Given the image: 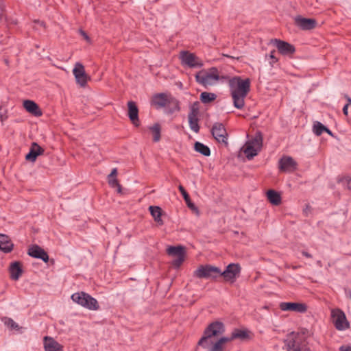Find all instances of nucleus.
I'll use <instances>...</instances> for the list:
<instances>
[{"label": "nucleus", "mask_w": 351, "mask_h": 351, "mask_svg": "<svg viewBox=\"0 0 351 351\" xmlns=\"http://www.w3.org/2000/svg\"><path fill=\"white\" fill-rule=\"evenodd\" d=\"M174 101L176 110H180L178 101L173 98H168L167 95L165 93H158L153 96L152 99V104L156 108H162L165 107L168 104Z\"/></svg>", "instance_id": "ddd939ff"}, {"label": "nucleus", "mask_w": 351, "mask_h": 351, "mask_svg": "<svg viewBox=\"0 0 351 351\" xmlns=\"http://www.w3.org/2000/svg\"><path fill=\"white\" fill-rule=\"evenodd\" d=\"M167 253L169 256L175 257L172 261V265L176 268H179L184 261L186 251L184 247L182 245L169 246Z\"/></svg>", "instance_id": "1a4fd4ad"}, {"label": "nucleus", "mask_w": 351, "mask_h": 351, "mask_svg": "<svg viewBox=\"0 0 351 351\" xmlns=\"http://www.w3.org/2000/svg\"><path fill=\"white\" fill-rule=\"evenodd\" d=\"M275 52H276V51H275V50H273V51H271V53H270V54H269V58H270V59L271 60V61L269 63H270V64H271V66H273V64H274V63H276V62L278 61V58H276V57L275 56V55H274Z\"/></svg>", "instance_id": "ea45409f"}, {"label": "nucleus", "mask_w": 351, "mask_h": 351, "mask_svg": "<svg viewBox=\"0 0 351 351\" xmlns=\"http://www.w3.org/2000/svg\"><path fill=\"white\" fill-rule=\"evenodd\" d=\"M9 270L10 276L14 280L19 279L23 272L21 265L17 261L10 264Z\"/></svg>", "instance_id": "393cba45"}, {"label": "nucleus", "mask_w": 351, "mask_h": 351, "mask_svg": "<svg viewBox=\"0 0 351 351\" xmlns=\"http://www.w3.org/2000/svg\"><path fill=\"white\" fill-rule=\"evenodd\" d=\"M180 59L183 65L189 68H202L204 66L202 60L189 51H182L180 53Z\"/></svg>", "instance_id": "6e6552de"}, {"label": "nucleus", "mask_w": 351, "mask_h": 351, "mask_svg": "<svg viewBox=\"0 0 351 351\" xmlns=\"http://www.w3.org/2000/svg\"><path fill=\"white\" fill-rule=\"evenodd\" d=\"M228 85L234 106L242 109L245 106V98L250 90V80L233 77L229 79Z\"/></svg>", "instance_id": "f257e3e1"}, {"label": "nucleus", "mask_w": 351, "mask_h": 351, "mask_svg": "<svg viewBox=\"0 0 351 351\" xmlns=\"http://www.w3.org/2000/svg\"><path fill=\"white\" fill-rule=\"evenodd\" d=\"M45 150L38 143L34 142L32 143L29 153L25 156V159L28 161L34 162L37 157L42 155Z\"/></svg>", "instance_id": "412c9836"}, {"label": "nucleus", "mask_w": 351, "mask_h": 351, "mask_svg": "<svg viewBox=\"0 0 351 351\" xmlns=\"http://www.w3.org/2000/svg\"><path fill=\"white\" fill-rule=\"evenodd\" d=\"M198 102H195L191 106L190 112L189 113L188 117H198L199 114V108H198Z\"/></svg>", "instance_id": "c9c22d12"}, {"label": "nucleus", "mask_w": 351, "mask_h": 351, "mask_svg": "<svg viewBox=\"0 0 351 351\" xmlns=\"http://www.w3.org/2000/svg\"><path fill=\"white\" fill-rule=\"evenodd\" d=\"M23 107L28 112L34 114V116H40L42 114V112L40 110L39 106L34 101L25 100L23 101Z\"/></svg>", "instance_id": "b1692460"}, {"label": "nucleus", "mask_w": 351, "mask_h": 351, "mask_svg": "<svg viewBox=\"0 0 351 351\" xmlns=\"http://www.w3.org/2000/svg\"><path fill=\"white\" fill-rule=\"evenodd\" d=\"M217 95L215 93L202 92L200 94V100L204 104H208L215 100Z\"/></svg>", "instance_id": "7c9ffc66"}, {"label": "nucleus", "mask_w": 351, "mask_h": 351, "mask_svg": "<svg viewBox=\"0 0 351 351\" xmlns=\"http://www.w3.org/2000/svg\"><path fill=\"white\" fill-rule=\"evenodd\" d=\"M128 117L132 121V123L135 126L139 125V119H138V109L136 104V103L133 101H130L128 103Z\"/></svg>", "instance_id": "4be33fe9"}, {"label": "nucleus", "mask_w": 351, "mask_h": 351, "mask_svg": "<svg viewBox=\"0 0 351 351\" xmlns=\"http://www.w3.org/2000/svg\"><path fill=\"white\" fill-rule=\"evenodd\" d=\"M178 189L181 194L182 195L183 198L186 202L187 206L191 209L195 208L194 204L191 202L190 196L186 192V191L184 189V188L182 185H179Z\"/></svg>", "instance_id": "2f4dec72"}, {"label": "nucleus", "mask_w": 351, "mask_h": 351, "mask_svg": "<svg viewBox=\"0 0 351 351\" xmlns=\"http://www.w3.org/2000/svg\"><path fill=\"white\" fill-rule=\"evenodd\" d=\"M117 176V168H114L112 169L111 173L108 175V178H116Z\"/></svg>", "instance_id": "a19ab883"}, {"label": "nucleus", "mask_w": 351, "mask_h": 351, "mask_svg": "<svg viewBox=\"0 0 351 351\" xmlns=\"http://www.w3.org/2000/svg\"><path fill=\"white\" fill-rule=\"evenodd\" d=\"M27 254L32 257L41 259L45 263H47L49 261L47 253L37 245H33L29 247Z\"/></svg>", "instance_id": "a211bd4d"}, {"label": "nucleus", "mask_w": 351, "mask_h": 351, "mask_svg": "<svg viewBox=\"0 0 351 351\" xmlns=\"http://www.w3.org/2000/svg\"><path fill=\"white\" fill-rule=\"evenodd\" d=\"M344 290L346 297L351 300V289L346 288Z\"/></svg>", "instance_id": "37998d69"}, {"label": "nucleus", "mask_w": 351, "mask_h": 351, "mask_svg": "<svg viewBox=\"0 0 351 351\" xmlns=\"http://www.w3.org/2000/svg\"><path fill=\"white\" fill-rule=\"evenodd\" d=\"M348 186L349 189H351V178L348 182Z\"/></svg>", "instance_id": "de8ad7c7"}, {"label": "nucleus", "mask_w": 351, "mask_h": 351, "mask_svg": "<svg viewBox=\"0 0 351 351\" xmlns=\"http://www.w3.org/2000/svg\"><path fill=\"white\" fill-rule=\"evenodd\" d=\"M1 321L3 322L5 326H7L8 329L10 330H16L19 333H22L23 328L19 326L18 324H16L12 318L3 317L1 318Z\"/></svg>", "instance_id": "a878e982"}, {"label": "nucleus", "mask_w": 351, "mask_h": 351, "mask_svg": "<svg viewBox=\"0 0 351 351\" xmlns=\"http://www.w3.org/2000/svg\"><path fill=\"white\" fill-rule=\"evenodd\" d=\"M263 143V138L261 134L256 136L245 143L242 147V151L245 154L247 159L251 160L256 156L261 150Z\"/></svg>", "instance_id": "423d86ee"}, {"label": "nucleus", "mask_w": 351, "mask_h": 351, "mask_svg": "<svg viewBox=\"0 0 351 351\" xmlns=\"http://www.w3.org/2000/svg\"><path fill=\"white\" fill-rule=\"evenodd\" d=\"M270 43L273 44L282 56L291 57L295 52V47L286 41L275 38L271 39Z\"/></svg>", "instance_id": "f8f14e48"}, {"label": "nucleus", "mask_w": 351, "mask_h": 351, "mask_svg": "<svg viewBox=\"0 0 351 351\" xmlns=\"http://www.w3.org/2000/svg\"><path fill=\"white\" fill-rule=\"evenodd\" d=\"M211 134L214 138L220 143L228 145V133L221 123H215L211 129Z\"/></svg>", "instance_id": "4468645a"}, {"label": "nucleus", "mask_w": 351, "mask_h": 351, "mask_svg": "<svg viewBox=\"0 0 351 351\" xmlns=\"http://www.w3.org/2000/svg\"><path fill=\"white\" fill-rule=\"evenodd\" d=\"M232 332L234 339H239L241 341H245L250 339V331L247 330L234 328Z\"/></svg>", "instance_id": "cd10ccee"}, {"label": "nucleus", "mask_w": 351, "mask_h": 351, "mask_svg": "<svg viewBox=\"0 0 351 351\" xmlns=\"http://www.w3.org/2000/svg\"><path fill=\"white\" fill-rule=\"evenodd\" d=\"M297 163L290 156H284L279 160V168L282 171H292L296 169Z\"/></svg>", "instance_id": "6ab92c4d"}, {"label": "nucleus", "mask_w": 351, "mask_h": 351, "mask_svg": "<svg viewBox=\"0 0 351 351\" xmlns=\"http://www.w3.org/2000/svg\"><path fill=\"white\" fill-rule=\"evenodd\" d=\"M71 299L74 302L88 310L97 311L99 309L97 300L84 291L72 294Z\"/></svg>", "instance_id": "39448f33"}, {"label": "nucleus", "mask_w": 351, "mask_h": 351, "mask_svg": "<svg viewBox=\"0 0 351 351\" xmlns=\"http://www.w3.org/2000/svg\"><path fill=\"white\" fill-rule=\"evenodd\" d=\"M43 343L45 351L63 350V346L56 341L53 337L45 336L43 339Z\"/></svg>", "instance_id": "aec40b11"}, {"label": "nucleus", "mask_w": 351, "mask_h": 351, "mask_svg": "<svg viewBox=\"0 0 351 351\" xmlns=\"http://www.w3.org/2000/svg\"><path fill=\"white\" fill-rule=\"evenodd\" d=\"M14 248V243L10 238L4 234H0V250L4 253H10Z\"/></svg>", "instance_id": "5701e85b"}, {"label": "nucleus", "mask_w": 351, "mask_h": 351, "mask_svg": "<svg viewBox=\"0 0 351 351\" xmlns=\"http://www.w3.org/2000/svg\"><path fill=\"white\" fill-rule=\"evenodd\" d=\"M331 317L333 319V324L338 330H344L350 328V323L342 310L339 308L332 309L331 311Z\"/></svg>", "instance_id": "9b49d317"}, {"label": "nucleus", "mask_w": 351, "mask_h": 351, "mask_svg": "<svg viewBox=\"0 0 351 351\" xmlns=\"http://www.w3.org/2000/svg\"><path fill=\"white\" fill-rule=\"evenodd\" d=\"M295 23L302 30H311L317 26V22L314 19H307L301 16H297L295 18Z\"/></svg>", "instance_id": "dca6fc26"}, {"label": "nucleus", "mask_w": 351, "mask_h": 351, "mask_svg": "<svg viewBox=\"0 0 351 351\" xmlns=\"http://www.w3.org/2000/svg\"><path fill=\"white\" fill-rule=\"evenodd\" d=\"M73 73L77 83L82 87L85 86L87 83L88 76L85 73L84 66L81 63L77 62L73 70Z\"/></svg>", "instance_id": "2eb2a0df"}, {"label": "nucleus", "mask_w": 351, "mask_h": 351, "mask_svg": "<svg viewBox=\"0 0 351 351\" xmlns=\"http://www.w3.org/2000/svg\"><path fill=\"white\" fill-rule=\"evenodd\" d=\"M241 267L238 263H230L226 266V269H221V278L226 282L233 283L240 276Z\"/></svg>", "instance_id": "9d476101"}, {"label": "nucleus", "mask_w": 351, "mask_h": 351, "mask_svg": "<svg viewBox=\"0 0 351 351\" xmlns=\"http://www.w3.org/2000/svg\"><path fill=\"white\" fill-rule=\"evenodd\" d=\"M149 210L150 211V213L154 220L160 223V224H162V220L161 219V215H162V210L159 206H150L149 208Z\"/></svg>", "instance_id": "c85d7f7f"}, {"label": "nucleus", "mask_w": 351, "mask_h": 351, "mask_svg": "<svg viewBox=\"0 0 351 351\" xmlns=\"http://www.w3.org/2000/svg\"><path fill=\"white\" fill-rule=\"evenodd\" d=\"M108 184L110 186H111L112 187H115V186L118 187V192L119 193L121 192V186L120 184L119 183L117 178H108Z\"/></svg>", "instance_id": "4c0bfd02"}, {"label": "nucleus", "mask_w": 351, "mask_h": 351, "mask_svg": "<svg viewBox=\"0 0 351 351\" xmlns=\"http://www.w3.org/2000/svg\"><path fill=\"white\" fill-rule=\"evenodd\" d=\"M80 34L84 38V39H86V40H90L89 36H88V34L85 32H84L83 30L80 29Z\"/></svg>", "instance_id": "79ce46f5"}, {"label": "nucleus", "mask_w": 351, "mask_h": 351, "mask_svg": "<svg viewBox=\"0 0 351 351\" xmlns=\"http://www.w3.org/2000/svg\"><path fill=\"white\" fill-rule=\"evenodd\" d=\"M302 254H303V256H304L306 258H311L312 257L311 254H310L308 252H307L306 251H303L302 252Z\"/></svg>", "instance_id": "a18cd8bd"}, {"label": "nucleus", "mask_w": 351, "mask_h": 351, "mask_svg": "<svg viewBox=\"0 0 351 351\" xmlns=\"http://www.w3.org/2000/svg\"><path fill=\"white\" fill-rule=\"evenodd\" d=\"M267 197L269 202L273 205L278 206L281 203L280 194L274 190H269L267 192Z\"/></svg>", "instance_id": "bb28decb"}, {"label": "nucleus", "mask_w": 351, "mask_h": 351, "mask_svg": "<svg viewBox=\"0 0 351 351\" xmlns=\"http://www.w3.org/2000/svg\"><path fill=\"white\" fill-rule=\"evenodd\" d=\"M324 132H327L330 135H332L331 131L328 128H326V130H325Z\"/></svg>", "instance_id": "49530a36"}, {"label": "nucleus", "mask_w": 351, "mask_h": 351, "mask_svg": "<svg viewBox=\"0 0 351 351\" xmlns=\"http://www.w3.org/2000/svg\"><path fill=\"white\" fill-rule=\"evenodd\" d=\"M225 332L224 324L219 321L210 323L204 331V335L197 343L198 346L204 349L208 348L209 351H223V346H220L213 341V338L222 335Z\"/></svg>", "instance_id": "f03ea898"}, {"label": "nucleus", "mask_w": 351, "mask_h": 351, "mask_svg": "<svg viewBox=\"0 0 351 351\" xmlns=\"http://www.w3.org/2000/svg\"><path fill=\"white\" fill-rule=\"evenodd\" d=\"M280 308L282 311H289L298 313H305L307 310V306L303 303L296 302H281Z\"/></svg>", "instance_id": "f3484780"}, {"label": "nucleus", "mask_w": 351, "mask_h": 351, "mask_svg": "<svg viewBox=\"0 0 351 351\" xmlns=\"http://www.w3.org/2000/svg\"><path fill=\"white\" fill-rule=\"evenodd\" d=\"M326 130V127L324 126L322 123L315 121L313 124V131L317 136H320L324 130Z\"/></svg>", "instance_id": "f704fd0d"}, {"label": "nucleus", "mask_w": 351, "mask_h": 351, "mask_svg": "<svg viewBox=\"0 0 351 351\" xmlns=\"http://www.w3.org/2000/svg\"><path fill=\"white\" fill-rule=\"evenodd\" d=\"M189 118V127L192 131L195 133H198L199 131V126L198 124L199 119L198 117H188Z\"/></svg>", "instance_id": "72a5a7b5"}, {"label": "nucleus", "mask_w": 351, "mask_h": 351, "mask_svg": "<svg viewBox=\"0 0 351 351\" xmlns=\"http://www.w3.org/2000/svg\"><path fill=\"white\" fill-rule=\"evenodd\" d=\"M346 98L347 99V104H346L343 108V112L345 115H348V107L350 106H351V98L348 96H346Z\"/></svg>", "instance_id": "58836bf2"}, {"label": "nucleus", "mask_w": 351, "mask_h": 351, "mask_svg": "<svg viewBox=\"0 0 351 351\" xmlns=\"http://www.w3.org/2000/svg\"><path fill=\"white\" fill-rule=\"evenodd\" d=\"M194 149L197 152L200 153L204 156H209L210 155V148L200 142L195 143Z\"/></svg>", "instance_id": "c756f323"}, {"label": "nucleus", "mask_w": 351, "mask_h": 351, "mask_svg": "<svg viewBox=\"0 0 351 351\" xmlns=\"http://www.w3.org/2000/svg\"><path fill=\"white\" fill-rule=\"evenodd\" d=\"M194 275L199 278L215 280L221 277V269L208 264L200 265L194 271Z\"/></svg>", "instance_id": "0eeeda50"}, {"label": "nucleus", "mask_w": 351, "mask_h": 351, "mask_svg": "<svg viewBox=\"0 0 351 351\" xmlns=\"http://www.w3.org/2000/svg\"><path fill=\"white\" fill-rule=\"evenodd\" d=\"M288 351H308L305 337L292 332L285 341Z\"/></svg>", "instance_id": "20e7f679"}, {"label": "nucleus", "mask_w": 351, "mask_h": 351, "mask_svg": "<svg viewBox=\"0 0 351 351\" xmlns=\"http://www.w3.org/2000/svg\"><path fill=\"white\" fill-rule=\"evenodd\" d=\"M234 340L232 332L231 333L230 337H222L219 338L215 343L218 344L220 346H223V344L232 341Z\"/></svg>", "instance_id": "e433bc0d"}, {"label": "nucleus", "mask_w": 351, "mask_h": 351, "mask_svg": "<svg viewBox=\"0 0 351 351\" xmlns=\"http://www.w3.org/2000/svg\"><path fill=\"white\" fill-rule=\"evenodd\" d=\"M154 135V141L158 142L160 139V125L158 123H155L154 125L149 128Z\"/></svg>", "instance_id": "473e14b6"}, {"label": "nucleus", "mask_w": 351, "mask_h": 351, "mask_svg": "<svg viewBox=\"0 0 351 351\" xmlns=\"http://www.w3.org/2000/svg\"><path fill=\"white\" fill-rule=\"evenodd\" d=\"M340 351H351V347L350 346H341L340 347Z\"/></svg>", "instance_id": "c03bdc74"}, {"label": "nucleus", "mask_w": 351, "mask_h": 351, "mask_svg": "<svg viewBox=\"0 0 351 351\" xmlns=\"http://www.w3.org/2000/svg\"><path fill=\"white\" fill-rule=\"evenodd\" d=\"M0 118H1V121H3V117L2 115H0Z\"/></svg>", "instance_id": "09e8293b"}, {"label": "nucleus", "mask_w": 351, "mask_h": 351, "mask_svg": "<svg viewBox=\"0 0 351 351\" xmlns=\"http://www.w3.org/2000/svg\"><path fill=\"white\" fill-rule=\"evenodd\" d=\"M195 77L196 82L204 88L215 85L220 80L228 79L226 76H220L216 67H212L208 71L202 69L195 74Z\"/></svg>", "instance_id": "7ed1b4c3"}]
</instances>
